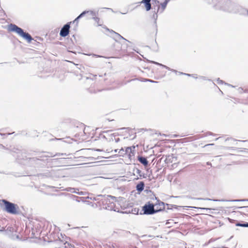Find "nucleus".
<instances>
[{
	"mask_svg": "<svg viewBox=\"0 0 248 248\" xmlns=\"http://www.w3.org/2000/svg\"><path fill=\"white\" fill-rule=\"evenodd\" d=\"M68 246H69V248H75L74 246H72L71 245L68 244Z\"/></svg>",
	"mask_w": 248,
	"mask_h": 248,
	"instance_id": "4468645a",
	"label": "nucleus"
},
{
	"mask_svg": "<svg viewBox=\"0 0 248 248\" xmlns=\"http://www.w3.org/2000/svg\"><path fill=\"white\" fill-rule=\"evenodd\" d=\"M135 152V147L134 146H132L131 147H127L124 151L123 148H122L120 151L119 152V153L123 154H126L129 158H131L132 156H134Z\"/></svg>",
	"mask_w": 248,
	"mask_h": 248,
	"instance_id": "39448f33",
	"label": "nucleus"
},
{
	"mask_svg": "<svg viewBox=\"0 0 248 248\" xmlns=\"http://www.w3.org/2000/svg\"><path fill=\"white\" fill-rule=\"evenodd\" d=\"M85 135H87V138L82 139V140H87L88 138H91V139L93 138V135L94 134V131L93 130H91L90 128L87 127L85 128L83 130Z\"/></svg>",
	"mask_w": 248,
	"mask_h": 248,
	"instance_id": "0eeeda50",
	"label": "nucleus"
},
{
	"mask_svg": "<svg viewBox=\"0 0 248 248\" xmlns=\"http://www.w3.org/2000/svg\"><path fill=\"white\" fill-rule=\"evenodd\" d=\"M151 0H142L141 2L144 4L145 8L146 11H149L151 8Z\"/></svg>",
	"mask_w": 248,
	"mask_h": 248,
	"instance_id": "6e6552de",
	"label": "nucleus"
},
{
	"mask_svg": "<svg viewBox=\"0 0 248 248\" xmlns=\"http://www.w3.org/2000/svg\"><path fill=\"white\" fill-rule=\"evenodd\" d=\"M112 137V135H110L107 132H103L101 134L99 135L98 142H105L108 139V137Z\"/></svg>",
	"mask_w": 248,
	"mask_h": 248,
	"instance_id": "423d86ee",
	"label": "nucleus"
},
{
	"mask_svg": "<svg viewBox=\"0 0 248 248\" xmlns=\"http://www.w3.org/2000/svg\"><path fill=\"white\" fill-rule=\"evenodd\" d=\"M4 205V209L8 213L16 215L19 214V207L17 205L10 202L5 200H2L0 201V205L1 206Z\"/></svg>",
	"mask_w": 248,
	"mask_h": 248,
	"instance_id": "f257e3e1",
	"label": "nucleus"
},
{
	"mask_svg": "<svg viewBox=\"0 0 248 248\" xmlns=\"http://www.w3.org/2000/svg\"><path fill=\"white\" fill-rule=\"evenodd\" d=\"M138 160L144 166H146L148 164V161L146 158L143 157L139 156L138 157Z\"/></svg>",
	"mask_w": 248,
	"mask_h": 248,
	"instance_id": "1a4fd4ad",
	"label": "nucleus"
},
{
	"mask_svg": "<svg viewBox=\"0 0 248 248\" xmlns=\"http://www.w3.org/2000/svg\"><path fill=\"white\" fill-rule=\"evenodd\" d=\"M59 155L61 156V158H65V157H64L66 155L65 154H60Z\"/></svg>",
	"mask_w": 248,
	"mask_h": 248,
	"instance_id": "f8f14e48",
	"label": "nucleus"
},
{
	"mask_svg": "<svg viewBox=\"0 0 248 248\" xmlns=\"http://www.w3.org/2000/svg\"><path fill=\"white\" fill-rule=\"evenodd\" d=\"M237 226H240V227H248V222H247L246 223H238L236 224Z\"/></svg>",
	"mask_w": 248,
	"mask_h": 248,
	"instance_id": "9b49d317",
	"label": "nucleus"
},
{
	"mask_svg": "<svg viewBox=\"0 0 248 248\" xmlns=\"http://www.w3.org/2000/svg\"><path fill=\"white\" fill-rule=\"evenodd\" d=\"M8 30L10 31H15L20 36L26 39L28 42L30 43L32 38L31 35L28 33H26L23 31V30L17 27L15 24H11L8 26Z\"/></svg>",
	"mask_w": 248,
	"mask_h": 248,
	"instance_id": "f03ea898",
	"label": "nucleus"
},
{
	"mask_svg": "<svg viewBox=\"0 0 248 248\" xmlns=\"http://www.w3.org/2000/svg\"><path fill=\"white\" fill-rule=\"evenodd\" d=\"M160 208L159 209H157L155 210L154 209V205L153 203H151L148 202V204H145L143 207V210L144 211V213L147 215H151L157 212L158 211L161 210L162 208V202H160L159 204Z\"/></svg>",
	"mask_w": 248,
	"mask_h": 248,
	"instance_id": "20e7f679",
	"label": "nucleus"
},
{
	"mask_svg": "<svg viewBox=\"0 0 248 248\" xmlns=\"http://www.w3.org/2000/svg\"><path fill=\"white\" fill-rule=\"evenodd\" d=\"M200 209H209L208 208H200Z\"/></svg>",
	"mask_w": 248,
	"mask_h": 248,
	"instance_id": "2eb2a0df",
	"label": "nucleus"
},
{
	"mask_svg": "<svg viewBox=\"0 0 248 248\" xmlns=\"http://www.w3.org/2000/svg\"><path fill=\"white\" fill-rule=\"evenodd\" d=\"M144 188V184L143 183H140L137 186V189L139 191H142Z\"/></svg>",
	"mask_w": 248,
	"mask_h": 248,
	"instance_id": "9d476101",
	"label": "nucleus"
},
{
	"mask_svg": "<svg viewBox=\"0 0 248 248\" xmlns=\"http://www.w3.org/2000/svg\"><path fill=\"white\" fill-rule=\"evenodd\" d=\"M96 151H105V149H103V148H102V149H96L95 150Z\"/></svg>",
	"mask_w": 248,
	"mask_h": 248,
	"instance_id": "ddd939ff",
	"label": "nucleus"
},
{
	"mask_svg": "<svg viewBox=\"0 0 248 248\" xmlns=\"http://www.w3.org/2000/svg\"><path fill=\"white\" fill-rule=\"evenodd\" d=\"M89 13V11H84L83 13H82L78 16L73 21L69 22L67 23L66 24L64 25L60 31V36L62 37H66V36H67L69 33L70 24L72 23L74 24L75 23L76 24H78V19L81 17H83L85 14Z\"/></svg>",
	"mask_w": 248,
	"mask_h": 248,
	"instance_id": "7ed1b4c3",
	"label": "nucleus"
}]
</instances>
